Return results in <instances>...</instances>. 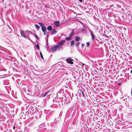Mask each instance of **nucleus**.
I'll return each instance as SVG.
<instances>
[{"instance_id":"obj_22","label":"nucleus","mask_w":132,"mask_h":132,"mask_svg":"<svg viewBox=\"0 0 132 132\" xmlns=\"http://www.w3.org/2000/svg\"><path fill=\"white\" fill-rule=\"evenodd\" d=\"M47 29L48 30L50 31V26H48L47 28Z\"/></svg>"},{"instance_id":"obj_13","label":"nucleus","mask_w":132,"mask_h":132,"mask_svg":"<svg viewBox=\"0 0 132 132\" xmlns=\"http://www.w3.org/2000/svg\"><path fill=\"white\" fill-rule=\"evenodd\" d=\"M71 38V37L70 36L68 37H66L65 38V39L67 40H70Z\"/></svg>"},{"instance_id":"obj_3","label":"nucleus","mask_w":132,"mask_h":132,"mask_svg":"<svg viewBox=\"0 0 132 132\" xmlns=\"http://www.w3.org/2000/svg\"><path fill=\"white\" fill-rule=\"evenodd\" d=\"M38 24L41 27L42 30L43 32H44V31H45L46 30V27L43 23L41 22H39Z\"/></svg>"},{"instance_id":"obj_28","label":"nucleus","mask_w":132,"mask_h":132,"mask_svg":"<svg viewBox=\"0 0 132 132\" xmlns=\"http://www.w3.org/2000/svg\"><path fill=\"white\" fill-rule=\"evenodd\" d=\"M121 83H118V86H120V85H121Z\"/></svg>"},{"instance_id":"obj_5","label":"nucleus","mask_w":132,"mask_h":132,"mask_svg":"<svg viewBox=\"0 0 132 132\" xmlns=\"http://www.w3.org/2000/svg\"><path fill=\"white\" fill-rule=\"evenodd\" d=\"M59 46H58L57 45H55L53 47L51 48V50L52 52H54L57 50H59L60 49L59 48Z\"/></svg>"},{"instance_id":"obj_8","label":"nucleus","mask_w":132,"mask_h":132,"mask_svg":"<svg viewBox=\"0 0 132 132\" xmlns=\"http://www.w3.org/2000/svg\"><path fill=\"white\" fill-rule=\"evenodd\" d=\"M54 24L56 27H59L60 25V23L58 21H54Z\"/></svg>"},{"instance_id":"obj_20","label":"nucleus","mask_w":132,"mask_h":132,"mask_svg":"<svg viewBox=\"0 0 132 132\" xmlns=\"http://www.w3.org/2000/svg\"><path fill=\"white\" fill-rule=\"evenodd\" d=\"M79 45V42H78L77 44H76V46L77 47H78Z\"/></svg>"},{"instance_id":"obj_32","label":"nucleus","mask_w":132,"mask_h":132,"mask_svg":"<svg viewBox=\"0 0 132 132\" xmlns=\"http://www.w3.org/2000/svg\"><path fill=\"white\" fill-rule=\"evenodd\" d=\"M39 127H41V125H40L39 126Z\"/></svg>"},{"instance_id":"obj_23","label":"nucleus","mask_w":132,"mask_h":132,"mask_svg":"<svg viewBox=\"0 0 132 132\" xmlns=\"http://www.w3.org/2000/svg\"><path fill=\"white\" fill-rule=\"evenodd\" d=\"M34 36H35L36 37V38H38L39 39V38L38 37V36L36 35H34Z\"/></svg>"},{"instance_id":"obj_4","label":"nucleus","mask_w":132,"mask_h":132,"mask_svg":"<svg viewBox=\"0 0 132 132\" xmlns=\"http://www.w3.org/2000/svg\"><path fill=\"white\" fill-rule=\"evenodd\" d=\"M65 42L64 40H62L57 45V46L60 47H59L60 49L62 48V45L63 43H64Z\"/></svg>"},{"instance_id":"obj_18","label":"nucleus","mask_w":132,"mask_h":132,"mask_svg":"<svg viewBox=\"0 0 132 132\" xmlns=\"http://www.w3.org/2000/svg\"><path fill=\"white\" fill-rule=\"evenodd\" d=\"M73 30H72V31L71 32V33H70V36L71 37L73 35Z\"/></svg>"},{"instance_id":"obj_26","label":"nucleus","mask_w":132,"mask_h":132,"mask_svg":"<svg viewBox=\"0 0 132 132\" xmlns=\"http://www.w3.org/2000/svg\"><path fill=\"white\" fill-rule=\"evenodd\" d=\"M79 1L80 2H82L83 0H79Z\"/></svg>"},{"instance_id":"obj_31","label":"nucleus","mask_w":132,"mask_h":132,"mask_svg":"<svg viewBox=\"0 0 132 132\" xmlns=\"http://www.w3.org/2000/svg\"><path fill=\"white\" fill-rule=\"evenodd\" d=\"M51 100H52V101H53V100H54V99H53V98H52L51 99Z\"/></svg>"},{"instance_id":"obj_27","label":"nucleus","mask_w":132,"mask_h":132,"mask_svg":"<svg viewBox=\"0 0 132 132\" xmlns=\"http://www.w3.org/2000/svg\"><path fill=\"white\" fill-rule=\"evenodd\" d=\"M84 45V44H81V47H83Z\"/></svg>"},{"instance_id":"obj_1","label":"nucleus","mask_w":132,"mask_h":132,"mask_svg":"<svg viewBox=\"0 0 132 132\" xmlns=\"http://www.w3.org/2000/svg\"><path fill=\"white\" fill-rule=\"evenodd\" d=\"M49 37L48 34H47L46 37L45 38V40L46 41V44L45 46L48 51H50V49L49 48V46L48 45V39Z\"/></svg>"},{"instance_id":"obj_14","label":"nucleus","mask_w":132,"mask_h":132,"mask_svg":"<svg viewBox=\"0 0 132 132\" xmlns=\"http://www.w3.org/2000/svg\"><path fill=\"white\" fill-rule=\"evenodd\" d=\"M25 33L26 34V35H27L28 34H30L31 33V32L30 31H28V30H27L25 31Z\"/></svg>"},{"instance_id":"obj_12","label":"nucleus","mask_w":132,"mask_h":132,"mask_svg":"<svg viewBox=\"0 0 132 132\" xmlns=\"http://www.w3.org/2000/svg\"><path fill=\"white\" fill-rule=\"evenodd\" d=\"M35 27L37 28V30H38L40 28L39 26L37 24H35Z\"/></svg>"},{"instance_id":"obj_19","label":"nucleus","mask_w":132,"mask_h":132,"mask_svg":"<svg viewBox=\"0 0 132 132\" xmlns=\"http://www.w3.org/2000/svg\"><path fill=\"white\" fill-rule=\"evenodd\" d=\"M89 42H87L86 44V45L87 47H89Z\"/></svg>"},{"instance_id":"obj_10","label":"nucleus","mask_w":132,"mask_h":132,"mask_svg":"<svg viewBox=\"0 0 132 132\" xmlns=\"http://www.w3.org/2000/svg\"><path fill=\"white\" fill-rule=\"evenodd\" d=\"M91 35L92 37V39L93 40H94L95 39L94 36V35L92 33L91 31H90V32Z\"/></svg>"},{"instance_id":"obj_24","label":"nucleus","mask_w":132,"mask_h":132,"mask_svg":"<svg viewBox=\"0 0 132 132\" xmlns=\"http://www.w3.org/2000/svg\"><path fill=\"white\" fill-rule=\"evenodd\" d=\"M82 31L83 32H85L86 30L85 29H83L82 30Z\"/></svg>"},{"instance_id":"obj_16","label":"nucleus","mask_w":132,"mask_h":132,"mask_svg":"<svg viewBox=\"0 0 132 132\" xmlns=\"http://www.w3.org/2000/svg\"><path fill=\"white\" fill-rule=\"evenodd\" d=\"M35 46L39 50V46L38 43H37V44L35 45Z\"/></svg>"},{"instance_id":"obj_33","label":"nucleus","mask_w":132,"mask_h":132,"mask_svg":"<svg viewBox=\"0 0 132 132\" xmlns=\"http://www.w3.org/2000/svg\"><path fill=\"white\" fill-rule=\"evenodd\" d=\"M1 19L2 20V19H3V18H1Z\"/></svg>"},{"instance_id":"obj_6","label":"nucleus","mask_w":132,"mask_h":132,"mask_svg":"<svg viewBox=\"0 0 132 132\" xmlns=\"http://www.w3.org/2000/svg\"><path fill=\"white\" fill-rule=\"evenodd\" d=\"M51 31V34L52 35H53L56 34L57 31L55 29L52 30V27L50 26V31Z\"/></svg>"},{"instance_id":"obj_7","label":"nucleus","mask_w":132,"mask_h":132,"mask_svg":"<svg viewBox=\"0 0 132 132\" xmlns=\"http://www.w3.org/2000/svg\"><path fill=\"white\" fill-rule=\"evenodd\" d=\"M73 60L71 59L68 58L66 59V61L69 63L70 64H72L73 62L72 61Z\"/></svg>"},{"instance_id":"obj_15","label":"nucleus","mask_w":132,"mask_h":132,"mask_svg":"<svg viewBox=\"0 0 132 132\" xmlns=\"http://www.w3.org/2000/svg\"><path fill=\"white\" fill-rule=\"evenodd\" d=\"M74 43H75V42H74V40H72V41H71V43H70L71 45V46H72V45H74Z\"/></svg>"},{"instance_id":"obj_9","label":"nucleus","mask_w":132,"mask_h":132,"mask_svg":"<svg viewBox=\"0 0 132 132\" xmlns=\"http://www.w3.org/2000/svg\"><path fill=\"white\" fill-rule=\"evenodd\" d=\"M49 93V90L47 91L46 92L42 94V96L43 97H45Z\"/></svg>"},{"instance_id":"obj_21","label":"nucleus","mask_w":132,"mask_h":132,"mask_svg":"<svg viewBox=\"0 0 132 132\" xmlns=\"http://www.w3.org/2000/svg\"><path fill=\"white\" fill-rule=\"evenodd\" d=\"M56 118H55V117H54L53 118V119H52V120H52V122H53V121L54 120H55V119H56Z\"/></svg>"},{"instance_id":"obj_11","label":"nucleus","mask_w":132,"mask_h":132,"mask_svg":"<svg viewBox=\"0 0 132 132\" xmlns=\"http://www.w3.org/2000/svg\"><path fill=\"white\" fill-rule=\"evenodd\" d=\"M80 39V37L78 36H76L75 38V40L76 41H78Z\"/></svg>"},{"instance_id":"obj_25","label":"nucleus","mask_w":132,"mask_h":132,"mask_svg":"<svg viewBox=\"0 0 132 132\" xmlns=\"http://www.w3.org/2000/svg\"><path fill=\"white\" fill-rule=\"evenodd\" d=\"M46 31H44V32H44V35H45L46 34Z\"/></svg>"},{"instance_id":"obj_29","label":"nucleus","mask_w":132,"mask_h":132,"mask_svg":"<svg viewBox=\"0 0 132 132\" xmlns=\"http://www.w3.org/2000/svg\"><path fill=\"white\" fill-rule=\"evenodd\" d=\"M15 127L14 126H13V129H15Z\"/></svg>"},{"instance_id":"obj_30","label":"nucleus","mask_w":132,"mask_h":132,"mask_svg":"<svg viewBox=\"0 0 132 132\" xmlns=\"http://www.w3.org/2000/svg\"><path fill=\"white\" fill-rule=\"evenodd\" d=\"M130 72L131 73H132V70H131V71H130Z\"/></svg>"},{"instance_id":"obj_17","label":"nucleus","mask_w":132,"mask_h":132,"mask_svg":"<svg viewBox=\"0 0 132 132\" xmlns=\"http://www.w3.org/2000/svg\"><path fill=\"white\" fill-rule=\"evenodd\" d=\"M39 53H40V56L42 58V59H43L44 58H43V55L42 53L41 52V51H40Z\"/></svg>"},{"instance_id":"obj_34","label":"nucleus","mask_w":132,"mask_h":132,"mask_svg":"<svg viewBox=\"0 0 132 132\" xmlns=\"http://www.w3.org/2000/svg\"><path fill=\"white\" fill-rule=\"evenodd\" d=\"M82 65H84V64H83V63H82Z\"/></svg>"},{"instance_id":"obj_2","label":"nucleus","mask_w":132,"mask_h":132,"mask_svg":"<svg viewBox=\"0 0 132 132\" xmlns=\"http://www.w3.org/2000/svg\"><path fill=\"white\" fill-rule=\"evenodd\" d=\"M20 32L21 33V36L26 38H27L28 37L29 39H30L28 35H26V34L25 33V32H24L23 30H20Z\"/></svg>"}]
</instances>
